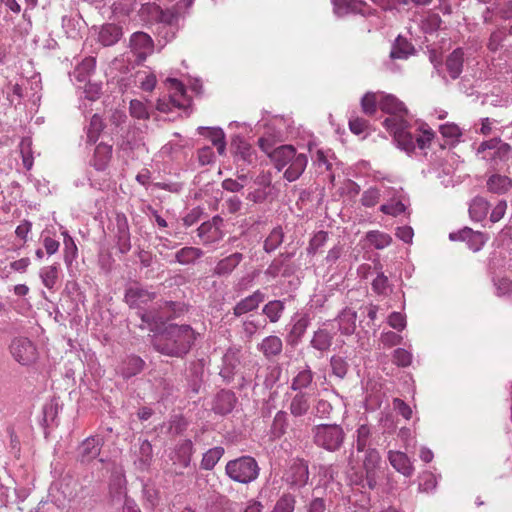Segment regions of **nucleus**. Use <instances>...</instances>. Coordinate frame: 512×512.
<instances>
[{
    "label": "nucleus",
    "mask_w": 512,
    "mask_h": 512,
    "mask_svg": "<svg viewBox=\"0 0 512 512\" xmlns=\"http://www.w3.org/2000/svg\"><path fill=\"white\" fill-rule=\"evenodd\" d=\"M196 333L189 325L171 324L153 338L152 345L159 353L182 358L191 349Z\"/></svg>",
    "instance_id": "obj_1"
},
{
    "label": "nucleus",
    "mask_w": 512,
    "mask_h": 512,
    "mask_svg": "<svg viewBox=\"0 0 512 512\" xmlns=\"http://www.w3.org/2000/svg\"><path fill=\"white\" fill-rule=\"evenodd\" d=\"M383 125L393 135L397 147L408 154L413 152L416 146L420 149L428 147L434 137V132L429 127L424 128L421 135H414L405 119L386 118Z\"/></svg>",
    "instance_id": "obj_2"
},
{
    "label": "nucleus",
    "mask_w": 512,
    "mask_h": 512,
    "mask_svg": "<svg viewBox=\"0 0 512 512\" xmlns=\"http://www.w3.org/2000/svg\"><path fill=\"white\" fill-rule=\"evenodd\" d=\"M511 146L500 138L483 141L477 148V155L485 160L492 169L499 170L508 162Z\"/></svg>",
    "instance_id": "obj_3"
},
{
    "label": "nucleus",
    "mask_w": 512,
    "mask_h": 512,
    "mask_svg": "<svg viewBox=\"0 0 512 512\" xmlns=\"http://www.w3.org/2000/svg\"><path fill=\"white\" fill-rule=\"evenodd\" d=\"M260 468L251 456H241L230 460L225 466L226 475L234 482L249 484L255 481L259 476Z\"/></svg>",
    "instance_id": "obj_4"
},
{
    "label": "nucleus",
    "mask_w": 512,
    "mask_h": 512,
    "mask_svg": "<svg viewBox=\"0 0 512 512\" xmlns=\"http://www.w3.org/2000/svg\"><path fill=\"white\" fill-rule=\"evenodd\" d=\"M314 443L329 452L338 451L344 443L345 433L337 424H320L313 429Z\"/></svg>",
    "instance_id": "obj_5"
},
{
    "label": "nucleus",
    "mask_w": 512,
    "mask_h": 512,
    "mask_svg": "<svg viewBox=\"0 0 512 512\" xmlns=\"http://www.w3.org/2000/svg\"><path fill=\"white\" fill-rule=\"evenodd\" d=\"M10 353L12 357L22 365H29L36 359V348L34 344L25 337H18L12 340Z\"/></svg>",
    "instance_id": "obj_6"
},
{
    "label": "nucleus",
    "mask_w": 512,
    "mask_h": 512,
    "mask_svg": "<svg viewBox=\"0 0 512 512\" xmlns=\"http://www.w3.org/2000/svg\"><path fill=\"white\" fill-rule=\"evenodd\" d=\"M309 479L308 463L303 459H292L284 474V480L291 486L301 488Z\"/></svg>",
    "instance_id": "obj_7"
},
{
    "label": "nucleus",
    "mask_w": 512,
    "mask_h": 512,
    "mask_svg": "<svg viewBox=\"0 0 512 512\" xmlns=\"http://www.w3.org/2000/svg\"><path fill=\"white\" fill-rule=\"evenodd\" d=\"M103 439L100 436H90L81 442L77 448V460L84 465L90 464L100 456Z\"/></svg>",
    "instance_id": "obj_8"
},
{
    "label": "nucleus",
    "mask_w": 512,
    "mask_h": 512,
    "mask_svg": "<svg viewBox=\"0 0 512 512\" xmlns=\"http://www.w3.org/2000/svg\"><path fill=\"white\" fill-rule=\"evenodd\" d=\"M449 238L452 241L460 240L465 241L470 250L473 252L479 251L487 241V237L482 232L473 231L469 227H464L458 232L449 234Z\"/></svg>",
    "instance_id": "obj_9"
},
{
    "label": "nucleus",
    "mask_w": 512,
    "mask_h": 512,
    "mask_svg": "<svg viewBox=\"0 0 512 512\" xmlns=\"http://www.w3.org/2000/svg\"><path fill=\"white\" fill-rule=\"evenodd\" d=\"M294 256L293 252L281 253L275 258L265 270V274L273 278L282 275L290 276L295 272L294 266L290 263V260Z\"/></svg>",
    "instance_id": "obj_10"
},
{
    "label": "nucleus",
    "mask_w": 512,
    "mask_h": 512,
    "mask_svg": "<svg viewBox=\"0 0 512 512\" xmlns=\"http://www.w3.org/2000/svg\"><path fill=\"white\" fill-rule=\"evenodd\" d=\"M221 219L214 217L212 221L203 222L197 229L198 237L204 245H211L219 242L223 238V233L220 229Z\"/></svg>",
    "instance_id": "obj_11"
},
{
    "label": "nucleus",
    "mask_w": 512,
    "mask_h": 512,
    "mask_svg": "<svg viewBox=\"0 0 512 512\" xmlns=\"http://www.w3.org/2000/svg\"><path fill=\"white\" fill-rule=\"evenodd\" d=\"M241 367V350L239 348H229L223 356V365L220 375L227 381H230Z\"/></svg>",
    "instance_id": "obj_12"
},
{
    "label": "nucleus",
    "mask_w": 512,
    "mask_h": 512,
    "mask_svg": "<svg viewBox=\"0 0 512 512\" xmlns=\"http://www.w3.org/2000/svg\"><path fill=\"white\" fill-rule=\"evenodd\" d=\"M236 403L237 397L234 392L221 390L213 398L211 409L215 414L225 416L234 410Z\"/></svg>",
    "instance_id": "obj_13"
},
{
    "label": "nucleus",
    "mask_w": 512,
    "mask_h": 512,
    "mask_svg": "<svg viewBox=\"0 0 512 512\" xmlns=\"http://www.w3.org/2000/svg\"><path fill=\"white\" fill-rule=\"evenodd\" d=\"M130 47L136 55L137 60L141 62L153 52V41L148 34L135 32L130 38Z\"/></svg>",
    "instance_id": "obj_14"
},
{
    "label": "nucleus",
    "mask_w": 512,
    "mask_h": 512,
    "mask_svg": "<svg viewBox=\"0 0 512 512\" xmlns=\"http://www.w3.org/2000/svg\"><path fill=\"white\" fill-rule=\"evenodd\" d=\"M115 237L117 239V246L122 254H125L131 249V239L129 224L124 214H117L115 218Z\"/></svg>",
    "instance_id": "obj_15"
},
{
    "label": "nucleus",
    "mask_w": 512,
    "mask_h": 512,
    "mask_svg": "<svg viewBox=\"0 0 512 512\" xmlns=\"http://www.w3.org/2000/svg\"><path fill=\"white\" fill-rule=\"evenodd\" d=\"M379 96V108L384 113L390 114L389 118L405 119L407 109L403 102L391 94H379Z\"/></svg>",
    "instance_id": "obj_16"
},
{
    "label": "nucleus",
    "mask_w": 512,
    "mask_h": 512,
    "mask_svg": "<svg viewBox=\"0 0 512 512\" xmlns=\"http://www.w3.org/2000/svg\"><path fill=\"white\" fill-rule=\"evenodd\" d=\"M309 324L310 319L307 315H295L292 317L286 342L291 346H296L304 336Z\"/></svg>",
    "instance_id": "obj_17"
},
{
    "label": "nucleus",
    "mask_w": 512,
    "mask_h": 512,
    "mask_svg": "<svg viewBox=\"0 0 512 512\" xmlns=\"http://www.w3.org/2000/svg\"><path fill=\"white\" fill-rule=\"evenodd\" d=\"M307 164V155L295 151L294 157L287 160V168L284 171L283 177L289 182L296 181L305 171Z\"/></svg>",
    "instance_id": "obj_18"
},
{
    "label": "nucleus",
    "mask_w": 512,
    "mask_h": 512,
    "mask_svg": "<svg viewBox=\"0 0 512 512\" xmlns=\"http://www.w3.org/2000/svg\"><path fill=\"white\" fill-rule=\"evenodd\" d=\"M144 365L145 362L140 357L131 355L121 361L116 372L124 379H129L138 375L143 370Z\"/></svg>",
    "instance_id": "obj_19"
},
{
    "label": "nucleus",
    "mask_w": 512,
    "mask_h": 512,
    "mask_svg": "<svg viewBox=\"0 0 512 512\" xmlns=\"http://www.w3.org/2000/svg\"><path fill=\"white\" fill-rule=\"evenodd\" d=\"M265 300V295L260 290H256L251 295L240 300L233 308V314L240 317L248 312L256 310Z\"/></svg>",
    "instance_id": "obj_20"
},
{
    "label": "nucleus",
    "mask_w": 512,
    "mask_h": 512,
    "mask_svg": "<svg viewBox=\"0 0 512 512\" xmlns=\"http://www.w3.org/2000/svg\"><path fill=\"white\" fill-rule=\"evenodd\" d=\"M236 161H242L247 165H255L257 162V154L252 146L245 140L238 138L233 141Z\"/></svg>",
    "instance_id": "obj_21"
},
{
    "label": "nucleus",
    "mask_w": 512,
    "mask_h": 512,
    "mask_svg": "<svg viewBox=\"0 0 512 512\" xmlns=\"http://www.w3.org/2000/svg\"><path fill=\"white\" fill-rule=\"evenodd\" d=\"M314 383V372L309 365H305L300 369L297 374L292 378L290 389L295 392H307Z\"/></svg>",
    "instance_id": "obj_22"
},
{
    "label": "nucleus",
    "mask_w": 512,
    "mask_h": 512,
    "mask_svg": "<svg viewBox=\"0 0 512 512\" xmlns=\"http://www.w3.org/2000/svg\"><path fill=\"white\" fill-rule=\"evenodd\" d=\"M388 460L391 466L405 477L413 475L414 467L404 452L390 450L388 452Z\"/></svg>",
    "instance_id": "obj_23"
},
{
    "label": "nucleus",
    "mask_w": 512,
    "mask_h": 512,
    "mask_svg": "<svg viewBox=\"0 0 512 512\" xmlns=\"http://www.w3.org/2000/svg\"><path fill=\"white\" fill-rule=\"evenodd\" d=\"M338 329L342 335L350 336L356 330L357 312L350 309H343L337 316Z\"/></svg>",
    "instance_id": "obj_24"
},
{
    "label": "nucleus",
    "mask_w": 512,
    "mask_h": 512,
    "mask_svg": "<svg viewBox=\"0 0 512 512\" xmlns=\"http://www.w3.org/2000/svg\"><path fill=\"white\" fill-rule=\"evenodd\" d=\"M311 394L309 392H296L291 398L289 411L294 417H302L308 413L311 407Z\"/></svg>",
    "instance_id": "obj_25"
},
{
    "label": "nucleus",
    "mask_w": 512,
    "mask_h": 512,
    "mask_svg": "<svg viewBox=\"0 0 512 512\" xmlns=\"http://www.w3.org/2000/svg\"><path fill=\"white\" fill-rule=\"evenodd\" d=\"M154 298V294L134 285L129 287L125 293V301L130 307H140Z\"/></svg>",
    "instance_id": "obj_26"
},
{
    "label": "nucleus",
    "mask_w": 512,
    "mask_h": 512,
    "mask_svg": "<svg viewBox=\"0 0 512 512\" xmlns=\"http://www.w3.org/2000/svg\"><path fill=\"white\" fill-rule=\"evenodd\" d=\"M257 349L266 359H272L281 354L283 350L282 340L275 335L265 337L258 345Z\"/></svg>",
    "instance_id": "obj_27"
},
{
    "label": "nucleus",
    "mask_w": 512,
    "mask_h": 512,
    "mask_svg": "<svg viewBox=\"0 0 512 512\" xmlns=\"http://www.w3.org/2000/svg\"><path fill=\"white\" fill-rule=\"evenodd\" d=\"M243 260V254L235 252L217 262L213 274L217 276H228Z\"/></svg>",
    "instance_id": "obj_28"
},
{
    "label": "nucleus",
    "mask_w": 512,
    "mask_h": 512,
    "mask_svg": "<svg viewBox=\"0 0 512 512\" xmlns=\"http://www.w3.org/2000/svg\"><path fill=\"white\" fill-rule=\"evenodd\" d=\"M296 149L292 145H281L276 147L269 158L278 171H282L287 166V160L292 159Z\"/></svg>",
    "instance_id": "obj_29"
},
{
    "label": "nucleus",
    "mask_w": 512,
    "mask_h": 512,
    "mask_svg": "<svg viewBox=\"0 0 512 512\" xmlns=\"http://www.w3.org/2000/svg\"><path fill=\"white\" fill-rule=\"evenodd\" d=\"M122 28L116 24H105L99 31L98 40L103 46H112L122 37Z\"/></svg>",
    "instance_id": "obj_30"
},
{
    "label": "nucleus",
    "mask_w": 512,
    "mask_h": 512,
    "mask_svg": "<svg viewBox=\"0 0 512 512\" xmlns=\"http://www.w3.org/2000/svg\"><path fill=\"white\" fill-rule=\"evenodd\" d=\"M486 186L489 192L501 195L512 188V180L506 175L493 174L487 179Z\"/></svg>",
    "instance_id": "obj_31"
},
{
    "label": "nucleus",
    "mask_w": 512,
    "mask_h": 512,
    "mask_svg": "<svg viewBox=\"0 0 512 512\" xmlns=\"http://www.w3.org/2000/svg\"><path fill=\"white\" fill-rule=\"evenodd\" d=\"M333 341V333L328 331L326 328H319L316 330L310 341V345L321 353L327 352Z\"/></svg>",
    "instance_id": "obj_32"
},
{
    "label": "nucleus",
    "mask_w": 512,
    "mask_h": 512,
    "mask_svg": "<svg viewBox=\"0 0 512 512\" xmlns=\"http://www.w3.org/2000/svg\"><path fill=\"white\" fill-rule=\"evenodd\" d=\"M96 60L93 57L83 59L74 69L71 76L79 83H86L94 72Z\"/></svg>",
    "instance_id": "obj_33"
},
{
    "label": "nucleus",
    "mask_w": 512,
    "mask_h": 512,
    "mask_svg": "<svg viewBox=\"0 0 512 512\" xmlns=\"http://www.w3.org/2000/svg\"><path fill=\"white\" fill-rule=\"evenodd\" d=\"M415 49L413 45L408 42L407 39L398 36L395 42L392 45V49L390 51V59H407L410 55L414 53Z\"/></svg>",
    "instance_id": "obj_34"
},
{
    "label": "nucleus",
    "mask_w": 512,
    "mask_h": 512,
    "mask_svg": "<svg viewBox=\"0 0 512 512\" xmlns=\"http://www.w3.org/2000/svg\"><path fill=\"white\" fill-rule=\"evenodd\" d=\"M198 130L200 134L207 136L211 140L220 155L225 153V134L221 128L199 127Z\"/></svg>",
    "instance_id": "obj_35"
},
{
    "label": "nucleus",
    "mask_w": 512,
    "mask_h": 512,
    "mask_svg": "<svg viewBox=\"0 0 512 512\" xmlns=\"http://www.w3.org/2000/svg\"><path fill=\"white\" fill-rule=\"evenodd\" d=\"M463 56L462 49L457 48L446 59V69L452 79H457L462 73Z\"/></svg>",
    "instance_id": "obj_36"
},
{
    "label": "nucleus",
    "mask_w": 512,
    "mask_h": 512,
    "mask_svg": "<svg viewBox=\"0 0 512 512\" xmlns=\"http://www.w3.org/2000/svg\"><path fill=\"white\" fill-rule=\"evenodd\" d=\"M112 156V146L104 143H100L96 146L94 157H93V166L96 170L102 171L104 170Z\"/></svg>",
    "instance_id": "obj_37"
},
{
    "label": "nucleus",
    "mask_w": 512,
    "mask_h": 512,
    "mask_svg": "<svg viewBox=\"0 0 512 512\" xmlns=\"http://www.w3.org/2000/svg\"><path fill=\"white\" fill-rule=\"evenodd\" d=\"M204 255V252L197 247H183L175 253V261L181 265L194 264Z\"/></svg>",
    "instance_id": "obj_38"
},
{
    "label": "nucleus",
    "mask_w": 512,
    "mask_h": 512,
    "mask_svg": "<svg viewBox=\"0 0 512 512\" xmlns=\"http://www.w3.org/2000/svg\"><path fill=\"white\" fill-rule=\"evenodd\" d=\"M63 236V244H64V250H63V258L64 262L68 269L72 267L73 262L76 260L78 256V248L76 246V243L74 239L70 236L67 230L62 231Z\"/></svg>",
    "instance_id": "obj_39"
},
{
    "label": "nucleus",
    "mask_w": 512,
    "mask_h": 512,
    "mask_svg": "<svg viewBox=\"0 0 512 512\" xmlns=\"http://www.w3.org/2000/svg\"><path fill=\"white\" fill-rule=\"evenodd\" d=\"M489 203L483 197H475L469 207V214L471 219L475 221L483 220L489 211Z\"/></svg>",
    "instance_id": "obj_40"
},
{
    "label": "nucleus",
    "mask_w": 512,
    "mask_h": 512,
    "mask_svg": "<svg viewBox=\"0 0 512 512\" xmlns=\"http://www.w3.org/2000/svg\"><path fill=\"white\" fill-rule=\"evenodd\" d=\"M176 461L183 467L190 464L193 454V443L189 439H185L176 446Z\"/></svg>",
    "instance_id": "obj_41"
},
{
    "label": "nucleus",
    "mask_w": 512,
    "mask_h": 512,
    "mask_svg": "<svg viewBox=\"0 0 512 512\" xmlns=\"http://www.w3.org/2000/svg\"><path fill=\"white\" fill-rule=\"evenodd\" d=\"M284 240V232L282 227L277 226L271 230L269 235L264 240L263 249L266 253L274 252Z\"/></svg>",
    "instance_id": "obj_42"
},
{
    "label": "nucleus",
    "mask_w": 512,
    "mask_h": 512,
    "mask_svg": "<svg viewBox=\"0 0 512 512\" xmlns=\"http://www.w3.org/2000/svg\"><path fill=\"white\" fill-rule=\"evenodd\" d=\"M278 141H281V131L274 129L271 132L267 131L262 137H260L258 140V145L260 149L269 157L271 152H273L275 149L274 145Z\"/></svg>",
    "instance_id": "obj_43"
},
{
    "label": "nucleus",
    "mask_w": 512,
    "mask_h": 512,
    "mask_svg": "<svg viewBox=\"0 0 512 512\" xmlns=\"http://www.w3.org/2000/svg\"><path fill=\"white\" fill-rule=\"evenodd\" d=\"M224 454V448L217 446L209 449L203 454L201 460V468L204 470H212L219 462Z\"/></svg>",
    "instance_id": "obj_44"
},
{
    "label": "nucleus",
    "mask_w": 512,
    "mask_h": 512,
    "mask_svg": "<svg viewBox=\"0 0 512 512\" xmlns=\"http://www.w3.org/2000/svg\"><path fill=\"white\" fill-rule=\"evenodd\" d=\"M284 302L280 300L269 301L262 309L264 315L267 316L271 323H276L281 318L284 312Z\"/></svg>",
    "instance_id": "obj_45"
},
{
    "label": "nucleus",
    "mask_w": 512,
    "mask_h": 512,
    "mask_svg": "<svg viewBox=\"0 0 512 512\" xmlns=\"http://www.w3.org/2000/svg\"><path fill=\"white\" fill-rule=\"evenodd\" d=\"M58 269V264L45 266L40 269L39 275L46 288L52 290L55 287L58 280Z\"/></svg>",
    "instance_id": "obj_46"
},
{
    "label": "nucleus",
    "mask_w": 512,
    "mask_h": 512,
    "mask_svg": "<svg viewBox=\"0 0 512 512\" xmlns=\"http://www.w3.org/2000/svg\"><path fill=\"white\" fill-rule=\"evenodd\" d=\"M168 82L171 85V89L174 91L173 94L170 96V102L176 107H185L186 91L184 85L177 79H168Z\"/></svg>",
    "instance_id": "obj_47"
},
{
    "label": "nucleus",
    "mask_w": 512,
    "mask_h": 512,
    "mask_svg": "<svg viewBox=\"0 0 512 512\" xmlns=\"http://www.w3.org/2000/svg\"><path fill=\"white\" fill-rule=\"evenodd\" d=\"M288 426L287 413L285 411H278L273 419L271 426V435L274 438H280L285 434Z\"/></svg>",
    "instance_id": "obj_48"
},
{
    "label": "nucleus",
    "mask_w": 512,
    "mask_h": 512,
    "mask_svg": "<svg viewBox=\"0 0 512 512\" xmlns=\"http://www.w3.org/2000/svg\"><path fill=\"white\" fill-rule=\"evenodd\" d=\"M334 6V12L338 16H343L350 12H355L358 10L359 6L362 4L360 0H332Z\"/></svg>",
    "instance_id": "obj_49"
},
{
    "label": "nucleus",
    "mask_w": 512,
    "mask_h": 512,
    "mask_svg": "<svg viewBox=\"0 0 512 512\" xmlns=\"http://www.w3.org/2000/svg\"><path fill=\"white\" fill-rule=\"evenodd\" d=\"M370 437H371V430L370 428L362 424L360 425L356 430V450L357 452H363L366 449L370 448Z\"/></svg>",
    "instance_id": "obj_50"
},
{
    "label": "nucleus",
    "mask_w": 512,
    "mask_h": 512,
    "mask_svg": "<svg viewBox=\"0 0 512 512\" xmlns=\"http://www.w3.org/2000/svg\"><path fill=\"white\" fill-rule=\"evenodd\" d=\"M366 240L370 245L374 246L376 249H383L389 246L392 241L391 237L388 234L380 231H369L366 234Z\"/></svg>",
    "instance_id": "obj_51"
},
{
    "label": "nucleus",
    "mask_w": 512,
    "mask_h": 512,
    "mask_svg": "<svg viewBox=\"0 0 512 512\" xmlns=\"http://www.w3.org/2000/svg\"><path fill=\"white\" fill-rule=\"evenodd\" d=\"M153 457V449L151 443L144 439L139 443L138 449V462L141 468H146L150 465Z\"/></svg>",
    "instance_id": "obj_52"
},
{
    "label": "nucleus",
    "mask_w": 512,
    "mask_h": 512,
    "mask_svg": "<svg viewBox=\"0 0 512 512\" xmlns=\"http://www.w3.org/2000/svg\"><path fill=\"white\" fill-rule=\"evenodd\" d=\"M378 94L373 92H367L361 99V108L364 114L372 116L377 111L379 106Z\"/></svg>",
    "instance_id": "obj_53"
},
{
    "label": "nucleus",
    "mask_w": 512,
    "mask_h": 512,
    "mask_svg": "<svg viewBox=\"0 0 512 512\" xmlns=\"http://www.w3.org/2000/svg\"><path fill=\"white\" fill-rule=\"evenodd\" d=\"M363 452L365 453L363 459L364 470L366 472L375 471L381 461L379 452L375 448H368Z\"/></svg>",
    "instance_id": "obj_54"
},
{
    "label": "nucleus",
    "mask_w": 512,
    "mask_h": 512,
    "mask_svg": "<svg viewBox=\"0 0 512 512\" xmlns=\"http://www.w3.org/2000/svg\"><path fill=\"white\" fill-rule=\"evenodd\" d=\"M332 374L339 379H344L348 372V362L341 356H332L330 359Z\"/></svg>",
    "instance_id": "obj_55"
},
{
    "label": "nucleus",
    "mask_w": 512,
    "mask_h": 512,
    "mask_svg": "<svg viewBox=\"0 0 512 512\" xmlns=\"http://www.w3.org/2000/svg\"><path fill=\"white\" fill-rule=\"evenodd\" d=\"M295 504V496L290 493H284L276 502L272 512H294Z\"/></svg>",
    "instance_id": "obj_56"
},
{
    "label": "nucleus",
    "mask_w": 512,
    "mask_h": 512,
    "mask_svg": "<svg viewBox=\"0 0 512 512\" xmlns=\"http://www.w3.org/2000/svg\"><path fill=\"white\" fill-rule=\"evenodd\" d=\"M103 129V121L97 114L93 115L90 124L87 128V139L90 143H95L98 140L100 132Z\"/></svg>",
    "instance_id": "obj_57"
},
{
    "label": "nucleus",
    "mask_w": 512,
    "mask_h": 512,
    "mask_svg": "<svg viewBox=\"0 0 512 512\" xmlns=\"http://www.w3.org/2000/svg\"><path fill=\"white\" fill-rule=\"evenodd\" d=\"M328 241V233L325 231H318L309 241L307 253L315 255L320 248H322Z\"/></svg>",
    "instance_id": "obj_58"
},
{
    "label": "nucleus",
    "mask_w": 512,
    "mask_h": 512,
    "mask_svg": "<svg viewBox=\"0 0 512 512\" xmlns=\"http://www.w3.org/2000/svg\"><path fill=\"white\" fill-rule=\"evenodd\" d=\"M31 145H32V142H31L30 138H23L19 145L20 153L22 155L23 165L27 170H30L33 165V156H32Z\"/></svg>",
    "instance_id": "obj_59"
},
{
    "label": "nucleus",
    "mask_w": 512,
    "mask_h": 512,
    "mask_svg": "<svg viewBox=\"0 0 512 512\" xmlns=\"http://www.w3.org/2000/svg\"><path fill=\"white\" fill-rule=\"evenodd\" d=\"M157 19L159 22L174 25L178 22L179 12L177 7H173L170 9H160L157 15Z\"/></svg>",
    "instance_id": "obj_60"
},
{
    "label": "nucleus",
    "mask_w": 512,
    "mask_h": 512,
    "mask_svg": "<svg viewBox=\"0 0 512 512\" xmlns=\"http://www.w3.org/2000/svg\"><path fill=\"white\" fill-rule=\"evenodd\" d=\"M381 193L376 187H370L363 192L361 197V203L365 207H374L380 200Z\"/></svg>",
    "instance_id": "obj_61"
},
{
    "label": "nucleus",
    "mask_w": 512,
    "mask_h": 512,
    "mask_svg": "<svg viewBox=\"0 0 512 512\" xmlns=\"http://www.w3.org/2000/svg\"><path fill=\"white\" fill-rule=\"evenodd\" d=\"M441 17L436 13H428L422 20V28L425 32L431 33L438 30L441 26Z\"/></svg>",
    "instance_id": "obj_62"
},
{
    "label": "nucleus",
    "mask_w": 512,
    "mask_h": 512,
    "mask_svg": "<svg viewBox=\"0 0 512 512\" xmlns=\"http://www.w3.org/2000/svg\"><path fill=\"white\" fill-rule=\"evenodd\" d=\"M439 131L444 138L451 141L458 140L462 135L460 128L454 123L440 125Z\"/></svg>",
    "instance_id": "obj_63"
},
{
    "label": "nucleus",
    "mask_w": 512,
    "mask_h": 512,
    "mask_svg": "<svg viewBox=\"0 0 512 512\" xmlns=\"http://www.w3.org/2000/svg\"><path fill=\"white\" fill-rule=\"evenodd\" d=\"M393 362L399 367H407L412 363V354L406 349L397 348L393 352Z\"/></svg>",
    "instance_id": "obj_64"
}]
</instances>
